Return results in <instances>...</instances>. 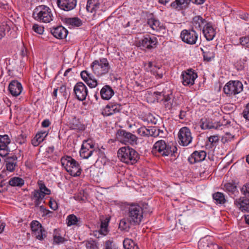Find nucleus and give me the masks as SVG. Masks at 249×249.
<instances>
[{
	"label": "nucleus",
	"instance_id": "f257e3e1",
	"mask_svg": "<svg viewBox=\"0 0 249 249\" xmlns=\"http://www.w3.org/2000/svg\"><path fill=\"white\" fill-rule=\"evenodd\" d=\"M117 155L122 162L129 165L136 163L139 158L138 152L129 146L120 148L118 150Z\"/></svg>",
	"mask_w": 249,
	"mask_h": 249
},
{
	"label": "nucleus",
	"instance_id": "f03ea898",
	"mask_svg": "<svg viewBox=\"0 0 249 249\" xmlns=\"http://www.w3.org/2000/svg\"><path fill=\"white\" fill-rule=\"evenodd\" d=\"M33 17L36 20L46 23L51 22L54 18L51 8L45 5L37 6L34 11Z\"/></svg>",
	"mask_w": 249,
	"mask_h": 249
},
{
	"label": "nucleus",
	"instance_id": "7ed1b4c3",
	"mask_svg": "<svg viewBox=\"0 0 249 249\" xmlns=\"http://www.w3.org/2000/svg\"><path fill=\"white\" fill-rule=\"evenodd\" d=\"M62 167L69 174L73 177L80 176L81 173V168L79 163L70 156H64L61 159Z\"/></svg>",
	"mask_w": 249,
	"mask_h": 249
},
{
	"label": "nucleus",
	"instance_id": "20e7f679",
	"mask_svg": "<svg viewBox=\"0 0 249 249\" xmlns=\"http://www.w3.org/2000/svg\"><path fill=\"white\" fill-rule=\"evenodd\" d=\"M127 215L129 223L139 225L143 218V209L138 204H131L128 208Z\"/></svg>",
	"mask_w": 249,
	"mask_h": 249
},
{
	"label": "nucleus",
	"instance_id": "39448f33",
	"mask_svg": "<svg viewBox=\"0 0 249 249\" xmlns=\"http://www.w3.org/2000/svg\"><path fill=\"white\" fill-rule=\"evenodd\" d=\"M243 90V85L239 80H230L223 87V92L228 97L233 96L241 93Z\"/></svg>",
	"mask_w": 249,
	"mask_h": 249
},
{
	"label": "nucleus",
	"instance_id": "423d86ee",
	"mask_svg": "<svg viewBox=\"0 0 249 249\" xmlns=\"http://www.w3.org/2000/svg\"><path fill=\"white\" fill-rule=\"evenodd\" d=\"M91 68L95 74L101 76L108 72L110 67L107 60L103 58L100 60L94 61L91 65Z\"/></svg>",
	"mask_w": 249,
	"mask_h": 249
},
{
	"label": "nucleus",
	"instance_id": "0eeeda50",
	"mask_svg": "<svg viewBox=\"0 0 249 249\" xmlns=\"http://www.w3.org/2000/svg\"><path fill=\"white\" fill-rule=\"evenodd\" d=\"M172 152L171 146L162 140L156 142L152 148L153 154H159L162 156H168Z\"/></svg>",
	"mask_w": 249,
	"mask_h": 249
},
{
	"label": "nucleus",
	"instance_id": "6e6552de",
	"mask_svg": "<svg viewBox=\"0 0 249 249\" xmlns=\"http://www.w3.org/2000/svg\"><path fill=\"white\" fill-rule=\"evenodd\" d=\"M163 104L167 109H171L180 106L182 101V98L180 96H175L173 95L171 90H169L164 99H162Z\"/></svg>",
	"mask_w": 249,
	"mask_h": 249
},
{
	"label": "nucleus",
	"instance_id": "1a4fd4ad",
	"mask_svg": "<svg viewBox=\"0 0 249 249\" xmlns=\"http://www.w3.org/2000/svg\"><path fill=\"white\" fill-rule=\"evenodd\" d=\"M180 38L183 42L189 44H195L197 40L198 35L193 29H184L180 33Z\"/></svg>",
	"mask_w": 249,
	"mask_h": 249
},
{
	"label": "nucleus",
	"instance_id": "9d476101",
	"mask_svg": "<svg viewBox=\"0 0 249 249\" xmlns=\"http://www.w3.org/2000/svg\"><path fill=\"white\" fill-rule=\"evenodd\" d=\"M158 43L156 37L147 35L139 41L138 44L142 50H151L157 47Z\"/></svg>",
	"mask_w": 249,
	"mask_h": 249
},
{
	"label": "nucleus",
	"instance_id": "9b49d317",
	"mask_svg": "<svg viewBox=\"0 0 249 249\" xmlns=\"http://www.w3.org/2000/svg\"><path fill=\"white\" fill-rule=\"evenodd\" d=\"M197 77V74L194 70L189 69L181 72V78L182 85L190 87L195 84V80Z\"/></svg>",
	"mask_w": 249,
	"mask_h": 249
},
{
	"label": "nucleus",
	"instance_id": "f8f14e48",
	"mask_svg": "<svg viewBox=\"0 0 249 249\" xmlns=\"http://www.w3.org/2000/svg\"><path fill=\"white\" fill-rule=\"evenodd\" d=\"M178 143L182 146H187L192 141V133L189 128L183 127L178 133Z\"/></svg>",
	"mask_w": 249,
	"mask_h": 249
},
{
	"label": "nucleus",
	"instance_id": "ddd939ff",
	"mask_svg": "<svg viewBox=\"0 0 249 249\" xmlns=\"http://www.w3.org/2000/svg\"><path fill=\"white\" fill-rule=\"evenodd\" d=\"M118 140L124 143H128L131 145L136 144L137 142V137L134 134L124 130H120L117 133Z\"/></svg>",
	"mask_w": 249,
	"mask_h": 249
},
{
	"label": "nucleus",
	"instance_id": "4468645a",
	"mask_svg": "<svg viewBox=\"0 0 249 249\" xmlns=\"http://www.w3.org/2000/svg\"><path fill=\"white\" fill-rule=\"evenodd\" d=\"M94 151V144L91 140L84 141L80 150V155L81 158L88 159Z\"/></svg>",
	"mask_w": 249,
	"mask_h": 249
},
{
	"label": "nucleus",
	"instance_id": "2eb2a0df",
	"mask_svg": "<svg viewBox=\"0 0 249 249\" xmlns=\"http://www.w3.org/2000/svg\"><path fill=\"white\" fill-rule=\"evenodd\" d=\"M121 105L114 102L108 103L101 109V114L104 116H109L120 112Z\"/></svg>",
	"mask_w": 249,
	"mask_h": 249
},
{
	"label": "nucleus",
	"instance_id": "dca6fc26",
	"mask_svg": "<svg viewBox=\"0 0 249 249\" xmlns=\"http://www.w3.org/2000/svg\"><path fill=\"white\" fill-rule=\"evenodd\" d=\"M73 90L77 99L79 101L85 100L88 94V89L82 82L77 83L74 87Z\"/></svg>",
	"mask_w": 249,
	"mask_h": 249
},
{
	"label": "nucleus",
	"instance_id": "f3484780",
	"mask_svg": "<svg viewBox=\"0 0 249 249\" xmlns=\"http://www.w3.org/2000/svg\"><path fill=\"white\" fill-rule=\"evenodd\" d=\"M144 70L154 75L156 78H161L163 76V71L158 66H156L155 63L149 61L144 64Z\"/></svg>",
	"mask_w": 249,
	"mask_h": 249
},
{
	"label": "nucleus",
	"instance_id": "a211bd4d",
	"mask_svg": "<svg viewBox=\"0 0 249 249\" xmlns=\"http://www.w3.org/2000/svg\"><path fill=\"white\" fill-rule=\"evenodd\" d=\"M200 125L202 129H220L223 125L219 122H213L212 118H202L200 122Z\"/></svg>",
	"mask_w": 249,
	"mask_h": 249
},
{
	"label": "nucleus",
	"instance_id": "6ab92c4d",
	"mask_svg": "<svg viewBox=\"0 0 249 249\" xmlns=\"http://www.w3.org/2000/svg\"><path fill=\"white\" fill-rule=\"evenodd\" d=\"M11 142V140L8 135L5 134L0 135V155L4 157L7 155L10 150L8 145Z\"/></svg>",
	"mask_w": 249,
	"mask_h": 249
},
{
	"label": "nucleus",
	"instance_id": "aec40b11",
	"mask_svg": "<svg viewBox=\"0 0 249 249\" xmlns=\"http://www.w3.org/2000/svg\"><path fill=\"white\" fill-rule=\"evenodd\" d=\"M58 7L65 11H69L73 9L76 6V0H57Z\"/></svg>",
	"mask_w": 249,
	"mask_h": 249
},
{
	"label": "nucleus",
	"instance_id": "412c9836",
	"mask_svg": "<svg viewBox=\"0 0 249 249\" xmlns=\"http://www.w3.org/2000/svg\"><path fill=\"white\" fill-rule=\"evenodd\" d=\"M209 22L200 16L194 17L192 21V27L194 30L201 31L207 25Z\"/></svg>",
	"mask_w": 249,
	"mask_h": 249
},
{
	"label": "nucleus",
	"instance_id": "4be33fe9",
	"mask_svg": "<svg viewBox=\"0 0 249 249\" xmlns=\"http://www.w3.org/2000/svg\"><path fill=\"white\" fill-rule=\"evenodd\" d=\"M109 222V219L108 218L101 221L100 229L93 231V234L96 237L100 238L107 234Z\"/></svg>",
	"mask_w": 249,
	"mask_h": 249
},
{
	"label": "nucleus",
	"instance_id": "5701e85b",
	"mask_svg": "<svg viewBox=\"0 0 249 249\" xmlns=\"http://www.w3.org/2000/svg\"><path fill=\"white\" fill-rule=\"evenodd\" d=\"M8 89L12 96L17 97L20 94L23 88L19 82L17 80H13L9 85Z\"/></svg>",
	"mask_w": 249,
	"mask_h": 249
},
{
	"label": "nucleus",
	"instance_id": "b1692460",
	"mask_svg": "<svg viewBox=\"0 0 249 249\" xmlns=\"http://www.w3.org/2000/svg\"><path fill=\"white\" fill-rule=\"evenodd\" d=\"M81 76L82 79L90 88H95L97 86V80L94 78L91 73H89L87 71H82L81 72Z\"/></svg>",
	"mask_w": 249,
	"mask_h": 249
},
{
	"label": "nucleus",
	"instance_id": "393cba45",
	"mask_svg": "<svg viewBox=\"0 0 249 249\" xmlns=\"http://www.w3.org/2000/svg\"><path fill=\"white\" fill-rule=\"evenodd\" d=\"M206 157V153L203 150L194 151L188 158V161L192 164L203 161Z\"/></svg>",
	"mask_w": 249,
	"mask_h": 249
},
{
	"label": "nucleus",
	"instance_id": "a878e982",
	"mask_svg": "<svg viewBox=\"0 0 249 249\" xmlns=\"http://www.w3.org/2000/svg\"><path fill=\"white\" fill-rule=\"evenodd\" d=\"M199 249H223L218 245L213 243L207 239H201L198 243Z\"/></svg>",
	"mask_w": 249,
	"mask_h": 249
},
{
	"label": "nucleus",
	"instance_id": "bb28decb",
	"mask_svg": "<svg viewBox=\"0 0 249 249\" xmlns=\"http://www.w3.org/2000/svg\"><path fill=\"white\" fill-rule=\"evenodd\" d=\"M234 204L242 212H249V199L245 197H240L234 200Z\"/></svg>",
	"mask_w": 249,
	"mask_h": 249
},
{
	"label": "nucleus",
	"instance_id": "cd10ccee",
	"mask_svg": "<svg viewBox=\"0 0 249 249\" xmlns=\"http://www.w3.org/2000/svg\"><path fill=\"white\" fill-rule=\"evenodd\" d=\"M202 33L208 41L212 40L216 35L215 30L210 22L202 30Z\"/></svg>",
	"mask_w": 249,
	"mask_h": 249
},
{
	"label": "nucleus",
	"instance_id": "c85d7f7f",
	"mask_svg": "<svg viewBox=\"0 0 249 249\" xmlns=\"http://www.w3.org/2000/svg\"><path fill=\"white\" fill-rule=\"evenodd\" d=\"M52 34L57 39L65 38L68 34V31L62 26H59L51 30Z\"/></svg>",
	"mask_w": 249,
	"mask_h": 249
},
{
	"label": "nucleus",
	"instance_id": "c756f323",
	"mask_svg": "<svg viewBox=\"0 0 249 249\" xmlns=\"http://www.w3.org/2000/svg\"><path fill=\"white\" fill-rule=\"evenodd\" d=\"M147 24L153 31L160 32L164 29V27L162 23L158 19L151 18L147 20Z\"/></svg>",
	"mask_w": 249,
	"mask_h": 249
},
{
	"label": "nucleus",
	"instance_id": "7c9ffc66",
	"mask_svg": "<svg viewBox=\"0 0 249 249\" xmlns=\"http://www.w3.org/2000/svg\"><path fill=\"white\" fill-rule=\"evenodd\" d=\"M114 94V90L108 85L104 86L100 90L101 97L105 100H109Z\"/></svg>",
	"mask_w": 249,
	"mask_h": 249
},
{
	"label": "nucleus",
	"instance_id": "2f4dec72",
	"mask_svg": "<svg viewBox=\"0 0 249 249\" xmlns=\"http://www.w3.org/2000/svg\"><path fill=\"white\" fill-rule=\"evenodd\" d=\"M222 189L232 197L237 196L239 194L236 186L233 183H226L223 185Z\"/></svg>",
	"mask_w": 249,
	"mask_h": 249
},
{
	"label": "nucleus",
	"instance_id": "473e14b6",
	"mask_svg": "<svg viewBox=\"0 0 249 249\" xmlns=\"http://www.w3.org/2000/svg\"><path fill=\"white\" fill-rule=\"evenodd\" d=\"M191 0H175L171 4V6L175 9L179 11L186 9L191 2Z\"/></svg>",
	"mask_w": 249,
	"mask_h": 249
},
{
	"label": "nucleus",
	"instance_id": "72a5a7b5",
	"mask_svg": "<svg viewBox=\"0 0 249 249\" xmlns=\"http://www.w3.org/2000/svg\"><path fill=\"white\" fill-rule=\"evenodd\" d=\"M48 133L46 131L37 133L32 140V143L34 146H38L48 136Z\"/></svg>",
	"mask_w": 249,
	"mask_h": 249
},
{
	"label": "nucleus",
	"instance_id": "f704fd0d",
	"mask_svg": "<svg viewBox=\"0 0 249 249\" xmlns=\"http://www.w3.org/2000/svg\"><path fill=\"white\" fill-rule=\"evenodd\" d=\"M44 197L37 190H35L31 193V199L34 201L36 207L41 204L43 201Z\"/></svg>",
	"mask_w": 249,
	"mask_h": 249
},
{
	"label": "nucleus",
	"instance_id": "c9c22d12",
	"mask_svg": "<svg viewBox=\"0 0 249 249\" xmlns=\"http://www.w3.org/2000/svg\"><path fill=\"white\" fill-rule=\"evenodd\" d=\"M100 2L99 0H88L87 4V10L90 13L95 12L99 9Z\"/></svg>",
	"mask_w": 249,
	"mask_h": 249
},
{
	"label": "nucleus",
	"instance_id": "e433bc0d",
	"mask_svg": "<svg viewBox=\"0 0 249 249\" xmlns=\"http://www.w3.org/2000/svg\"><path fill=\"white\" fill-rule=\"evenodd\" d=\"M80 222V218L77 217L74 214L69 215L66 219V223L68 226L73 225L78 226Z\"/></svg>",
	"mask_w": 249,
	"mask_h": 249
},
{
	"label": "nucleus",
	"instance_id": "4c0bfd02",
	"mask_svg": "<svg viewBox=\"0 0 249 249\" xmlns=\"http://www.w3.org/2000/svg\"><path fill=\"white\" fill-rule=\"evenodd\" d=\"M17 166V158L10 157L8 158L6 160V169L9 172L14 171Z\"/></svg>",
	"mask_w": 249,
	"mask_h": 249
},
{
	"label": "nucleus",
	"instance_id": "58836bf2",
	"mask_svg": "<svg viewBox=\"0 0 249 249\" xmlns=\"http://www.w3.org/2000/svg\"><path fill=\"white\" fill-rule=\"evenodd\" d=\"M9 184L13 187H21L24 184V180L18 177L11 178L8 181Z\"/></svg>",
	"mask_w": 249,
	"mask_h": 249
},
{
	"label": "nucleus",
	"instance_id": "ea45409f",
	"mask_svg": "<svg viewBox=\"0 0 249 249\" xmlns=\"http://www.w3.org/2000/svg\"><path fill=\"white\" fill-rule=\"evenodd\" d=\"M37 185L38 187V191L44 196L46 195H49L51 194V191L48 188L44 182L42 180H38L37 181Z\"/></svg>",
	"mask_w": 249,
	"mask_h": 249
},
{
	"label": "nucleus",
	"instance_id": "a19ab883",
	"mask_svg": "<svg viewBox=\"0 0 249 249\" xmlns=\"http://www.w3.org/2000/svg\"><path fill=\"white\" fill-rule=\"evenodd\" d=\"M69 126L71 129L82 130L84 128L76 118H72L69 123Z\"/></svg>",
	"mask_w": 249,
	"mask_h": 249
},
{
	"label": "nucleus",
	"instance_id": "79ce46f5",
	"mask_svg": "<svg viewBox=\"0 0 249 249\" xmlns=\"http://www.w3.org/2000/svg\"><path fill=\"white\" fill-rule=\"evenodd\" d=\"M213 198L216 204H223L226 201L224 195L220 192L214 193L213 195Z\"/></svg>",
	"mask_w": 249,
	"mask_h": 249
},
{
	"label": "nucleus",
	"instance_id": "37998d69",
	"mask_svg": "<svg viewBox=\"0 0 249 249\" xmlns=\"http://www.w3.org/2000/svg\"><path fill=\"white\" fill-rule=\"evenodd\" d=\"M73 198L80 202H85L87 199V196L83 190H81L78 193L75 194L73 196Z\"/></svg>",
	"mask_w": 249,
	"mask_h": 249
},
{
	"label": "nucleus",
	"instance_id": "c03bdc74",
	"mask_svg": "<svg viewBox=\"0 0 249 249\" xmlns=\"http://www.w3.org/2000/svg\"><path fill=\"white\" fill-rule=\"evenodd\" d=\"M34 236L38 240H43L46 236V231L43 227L38 230L36 231L33 232Z\"/></svg>",
	"mask_w": 249,
	"mask_h": 249
},
{
	"label": "nucleus",
	"instance_id": "a18cd8bd",
	"mask_svg": "<svg viewBox=\"0 0 249 249\" xmlns=\"http://www.w3.org/2000/svg\"><path fill=\"white\" fill-rule=\"evenodd\" d=\"M53 242L57 244H62L64 242V238L60 234L58 231L55 230L53 233Z\"/></svg>",
	"mask_w": 249,
	"mask_h": 249
},
{
	"label": "nucleus",
	"instance_id": "49530a36",
	"mask_svg": "<svg viewBox=\"0 0 249 249\" xmlns=\"http://www.w3.org/2000/svg\"><path fill=\"white\" fill-rule=\"evenodd\" d=\"M66 23L76 27H79L82 25L81 20L78 18H68L66 19Z\"/></svg>",
	"mask_w": 249,
	"mask_h": 249
},
{
	"label": "nucleus",
	"instance_id": "de8ad7c7",
	"mask_svg": "<svg viewBox=\"0 0 249 249\" xmlns=\"http://www.w3.org/2000/svg\"><path fill=\"white\" fill-rule=\"evenodd\" d=\"M123 245L125 249H134L135 247L136 248H138L134 241L128 238L125 239L124 240Z\"/></svg>",
	"mask_w": 249,
	"mask_h": 249
},
{
	"label": "nucleus",
	"instance_id": "09e8293b",
	"mask_svg": "<svg viewBox=\"0 0 249 249\" xmlns=\"http://www.w3.org/2000/svg\"><path fill=\"white\" fill-rule=\"evenodd\" d=\"M149 137L151 136L155 138L160 136V133H163V131L160 130L157 127H149Z\"/></svg>",
	"mask_w": 249,
	"mask_h": 249
},
{
	"label": "nucleus",
	"instance_id": "8fccbe9b",
	"mask_svg": "<svg viewBox=\"0 0 249 249\" xmlns=\"http://www.w3.org/2000/svg\"><path fill=\"white\" fill-rule=\"evenodd\" d=\"M149 127L146 128L145 126L141 127L140 128L137 129V133L141 136H147L149 137Z\"/></svg>",
	"mask_w": 249,
	"mask_h": 249
},
{
	"label": "nucleus",
	"instance_id": "3c124183",
	"mask_svg": "<svg viewBox=\"0 0 249 249\" xmlns=\"http://www.w3.org/2000/svg\"><path fill=\"white\" fill-rule=\"evenodd\" d=\"M42 226L41 224L36 220L33 221L31 223V228L32 231V232L36 231L38 230H39Z\"/></svg>",
	"mask_w": 249,
	"mask_h": 249
},
{
	"label": "nucleus",
	"instance_id": "603ef678",
	"mask_svg": "<svg viewBox=\"0 0 249 249\" xmlns=\"http://www.w3.org/2000/svg\"><path fill=\"white\" fill-rule=\"evenodd\" d=\"M143 121L147 122L149 124H156L157 123V120L150 113L147 114L144 118Z\"/></svg>",
	"mask_w": 249,
	"mask_h": 249
},
{
	"label": "nucleus",
	"instance_id": "864d4df0",
	"mask_svg": "<svg viewBox=\"0 0 249 249\" xmlns=\"http://www.w3.org/2000/svg\"><path fill=\"white\" fill-rule=\"evenodd\" d=\"M209 142L212 146H215L219 142V138L216 135L211 136L208 138Z\"/></svg>",
	"mask_w": 249,
	"mask_h": 249
},
{
	"label": "nucleus",
	"instance_id": "5fc2aeb1",
	"mask_svg": "<svg viewBox=\"0 0 249 249\" xmlns=\"http://www.w3.org/2000/svg\"><path fill=\"white\" fill-rule=\"evenodd\" d=\"M240 43L242 46L249 48V36L240 37Z\"/></svg>",
	"mask_w": 249,
	"mask_h": 249
},
{
	"label": "nucleus",
	"instance_id": "6e6d98bb",
	"mask_svg": "<svg viewBox=\"0 0 249 249\" xmlns=\"http://www.w3.org/2000/svg\"><path fill=\"white\" fill-rule=\"evenodd\" d=\"M240 191L243 195L249 196V183L245 184L241 188Z\"/></svg>",
	"mask_w": 249,
	"mask_h": 249
},
{
	"label": "nucleus",
	"instance_id": "4d7b16f0",
	"mask_svg": "<svg viewBox=\"0 0 249 249\" xmlns=\"http://www.w3.org/2000/svg\"><path fill=\"white\" fill-rule=\"evenodd\" d=\"M203 57L205 60L210 61L212 58H214V54L213 52L208 51L203 52Z\"/></svg>",
	"mask_w": 249,
	"mask_h": 249
},
{
	"label": "nucleus",
	"instance_id": "13d9d810",
	"mask_svg": "<svg viewBox=\"0 0 249 249\" xmlns=\"http://www.w3.org/2000/svg\"><path fill=\"white\" fill-rule=\"evenodd\" d=\"M8 29V27L6 24L0 23V39L4 36L5 35V31Z\"/></svg>",
	"mask_w": 249,
	"mask_h": 249
},
{
	"label": "nucleus",
	"instance_id": "bf43d9fd",
	"mask_svg": "<svg viewBox=\"0 0 249 249\" xmlns=\"http://www.w3.org/2000/svg\"><path fill=\"white\" fill-rule=\"evenodd\" d=\"M119 228L123 230H125L129 228V224L124 219H122L119 224Z\"/></svg>",
	"mask_w": 249,
	"mask_h": 249
},
{
	"label": "nucleus",
	"instance_id": "052dcab7",
	"mask_svg": "<svg viewBox=\"0 0 249 249\" xmlns=\"http://www.w3.org/2000/svg\"><path fill=\"white\" fill-rule=\"evenodd\" d=\"M16 142L17 143H19V144H22L23 143H24L26 142V136L23 134L19 135L17 137Z\"/></svg>",
	"mask_w": 249,
	"mask_h": 249
},
{
	"label": "nucleus",
	"instance_id": "680f3d73",
	"mask_svg": "<svg viewBox=\"0 0 249 249\" xmlns=\"http://www.w3.org/2000/svg\"><path fill=\"white\" fill-rule=\"evenodd\" d=\"M189 111L188 108L187 107H183L180 110V113L179 115V117L180 119H184L187 115V112Z\"/></svg>",
	"mask_w": 249,
	"mask_h": 249
},
{
	"label": "nucleus",
	"instance_id": "e2e57ef3",
	"mask_svg": "<svg viewBox=\"0 0 249 249\" xmlns=\"http://www.w3.org/2000/svg\"><path fill=\"white\" fill-rule=\"evenodd\" d=\"M33 29L35 32L40 35L43 34L44 32L43 27L40 26L38 24L34 25L33 26Z\"/></svg>",
	"mask_w": 249,
	"mask_h": 249
},
{
	"label": "nucleus",
	"instance_id": "0e129e2a",
	"mask_svg": "<svg viewBox=\"0 0 249 249\" xmlns=\"http://www.w3.org/2000/svg\"><path fill=\"white\" fill-rule=\"evenodd\" d=\"M105 249H116V248L113 244V242L108 240L105 243Z\"/></svg>",
	"mask_w": 249,
	"mask_h": 249
},
{
	"label": "nucleus",
	"instance_id": "69168bd1",
	"mask_svg": "<svg viewBox=\"0 0 249 249\" xmlns=\"http://www.w3.org/2000/svg\"><path fill=\"white\" fill-rule=\"evenodd\" d=\"M49 204L50 207L52 209L55 210L57 209L58 206L57 203L54 199L51 198L50 200Z\"/></svg>",
	"mask_w": 249,
	"mask_h": 249
},
{
	"label": "nucleus",
	"instance_id": "338daca9",
	"mask_svg": "<svg viewBox=\"0 0 249 249\" xmlns=\"http://www.w3.org/2000/svg\"><path fill=\"white\" fill-rule=\"evenodd\" d=\"M154 94L157 97V99L159 100L158 96H162L163 97V99H164L165 95H167L166 92L165 90H163L161 92L160 91H155L154 92Z\"/></svg>",
	"mask_w": 249,
	"mask_h": 249
},
{
	"label": "nucleus",
	"instance_id": "774afa93",
	"mask_svg": "<svg viewBox=\"0 0 249 249\" xmlns=\"http://www.w3.org/2000/svg\"><path fill=\"white\" fill-rule=\"evenodd\" d=\"M243 117L248 120H249V107H246L243 113Z\"/></svg>",
	"mask_w": 249,
	"mask_h": 249
}]
</instances>
